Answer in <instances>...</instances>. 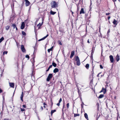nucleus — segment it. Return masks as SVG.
Returning a JSON list of instances; mask_svg holds the SVG:
<instances>
[{
	"mask_svg": "<svg viewBox=\"0 0 120 120\" xmlns=\"http://www.w3.org/2000/svg\"><path fill=\"white\" fill-rule=\"evenodd\" d=\"M109 57L111 62L112 63L114 61V59L113 56L111 55H110L109 56Z\"/></svg>",
	"mask_w": 120,
	"mask_h": 120,
	"instance_id": "3",
	"label": "nucleus"
},
{
	"mask_svg": "<svg viewBox=\"0 0 120 120\" xmlns=\"http://www.w3.org/2000/svg\"><path fill=\"white\" fill-rule=\"evenodd\" d=\"M12 26L13 27L14 29L16 27L15 24H13L12 25Z\"/></svg>",
	"mask_w": 120,
	"mask_h": 120,
	"instance_id": "24",
	"label": "nucleus"
},
{
	"mask_svg": "<svg viewBox=\"0 0 120 120\" xmlns=\"http://www.w3.org/2000/svg\"><path fill=\"white\" fill-rule=\"evenodd\" d=\"M103 75H101V77H102L103 76Z\"/></svg>",
	"mask_w": 120,
	"mask_h": 120,
	"instance_id": "63",
	"label": "nucleus"
},
{
	"mask_svg": "<svg viewBox=\"0 0 120 120\" xmlns=\"http://www.w3.org/2000/svg\"><path fill=\"white\" fill-rule=\"evenodd\" d=\"M58 42L59 43L60 45H62V44L61 43V41H58Z\"/></svg>",
	"mask_w": 120,
	"mask_h": 120,
	"instance_id": "37",
	"label": "nucleus"
},
{
	"mask_svg": "<svg viewBox=\"0 0 120 120\" xmlns=\"http://www.w3.org/2000/svg\"><path fill=\"white\" fill-rule=\"evenodd\" d=\"M56 13V12L53 11L52 10L50 12V14L51 15H54Z\"/></svg>",
	"mask_w": 120,
	"mask_h": 120,
	"instance_id": "19",
	"label": "nucleus"
},
{
	"mask_svg": "<svg viewBox=\"0 0 120 120\" xmlns=\"http://www.w3.org/2000/svg\"><path fill=\"white\" fill-rule=\"evenodd\" d=\"M53 75L52 74H49L48 75L47 78L46 79V80L47 81H49L50 79L52 77Z\"/></svg>",
	"mask_w": 120,
	"mask_h": 120,
	"instance_id": "2",
	"label": "nucleus"
},
{
	"mask_svg": "<svg viewBox=\"0 0 120 120\" xmlns=\"http://www.w3.org/2000/svg\"><path fill=\"white\" fill-rule=\"evenodd\" d=\"M110 32V31L109 30H108V32H107V34H108V33H109Z\"/></svg>",
	"mask_w": 120,
	"mask_h": 120,
	"instance_id": "46",
	"label": "nucleus"
},
{
	"mask_svg": "<svg viewBox=\"0 0 120 120\" xmlns=\"http://www.w3.org/2000/svg\"><path fill=\"white\" fill-rule=\"evenodd\" d=\"M79 114H75L74 115V117H75L77 116H79Z\"/></svg>",
	"mask_w": 120,
	"mask_h": 120,
	"instance_id": "31",
	"label": "nucleus"
},
{
	"mask_svg": "<svg viewBox=\"0 0 120 120\" xmlns=\"http://www.w3.org/2000/svg\"><path fill=\"white\" fill-rule=\"evenodd\" d=\"M56 110H52L51 111V114L52 115V114L54 112H56Z\"/></svg>",
	"mask_w": 120,
	"mask_h": 120,
	"instance_id": "28",
	"label": "nucleus"
},
{
	"mask_svg": "<svg viewBox=\"0 0 120 120\" xmlns=\"http://www.w3.org/2000/svg\"><path fill=\"white\" fill-rule=\"evenodd\" d=\"M53 48V47H52L51 48L48 49V51L49 52L51 51L52 50Z\"/></svg>",
	"mask_w": 120,
	"mask_h": 120,
	"instance_id": "26",
	"label": "nucleus"
},
{
	"mask_svg": "<svg viewBox=\"0 0 120 120\" xmlns=\"http://www.w3.org/2000/svg\"><path fill=\"white\" fill-rule=\"evenodd\" d=\"M113 0V2H114V4H115V0Z\"/></svg>",
	"mask_w": 120,
	"mask_h": 120,
	"instance_id": "55",
	"label": "nucleus"
},
{
	"mask_svg": "<svg viewBox=\"0 0 120 120\" xmlns=\"http://www.w3.org/2000/svg\"><path fill=\"white\" fill-rule=\"evenodd\" d=\"M110 16H109L108 17V20H109L110 19Z\"/></svg>",
	"mask_w": 120,
	"mask_h": 120,
	"instance_id": "50",
	"label": "nucleus"
},
{
	"mask_svg": "<svg viewBox=\"0 0 120 120\" xmlns=\"http://www.w3.org/2000/svg\"><path fill=\"white\" fill-rule=\"evenodd\" d=\"M22 34L23 35H26V33L24 31H22Z\"/></svg>",
	"mask_w": 120,
	"mask_h": 120,
	"instance_id": "30",
	"label": "nucleus"
},
{
	"mask_svg": "<svg viewBox=\"0 0 120 120\" xmlns=\"http://www.w3.org/2000/svg\"><path fill=\"white\" fill-rule=\"evenodd\" d=\"M102 92H103V91H102V90H101L100 91V93H101Z\"/></svg>",
	"mask_w": 120,
	"mask_h": 120,
	"instance_id": "59",
	"label": "nucleus"
},
{
	"mask_svg": "<svg viewBox=\"0 0 120 120\" xmlns=\"http://www.w3.org/2000/svg\"><path fill=\"white\" fill-rule=\"evenodd\" d=\"M116 60L117 62H118L120 60V56L118 54L117 55L116 57Z\"/></svg>",
	"mask_w": 120,
	"mask_h": 120,
	"instance_id": "12",
	"label": "nucleus"
},
{
	"mask_svg": "<svg viewBox=\"0 0 120 120\" xmlns=\"http://www.w3.org/2000/svg\"><path fill=\"white\" fill-rule=\"evenodd\" d=\"M33 47L34 49V53H35L36 52L37 49V48H36V44H35V46H34Z\"/></svg>",
	"mask_w": 120,
	"mask_h": 120,
	"instance_id": "16",
	"label": "nucleus"
},
{
	"mask_svg": "<svg viewBox=\"0 0 120 120\" xmlns=\"http://www.w3.org/2000/svg\"><path fill=\"white\" fill-rule=\"evenodd\" d=\"M15 28H16V30H18V28H17V27H16Z\"/></svg>",
	"mask_w": 120,
	"mask_h": 120,
	"instance_id": "57",
	"label": "nucleus"
},
{
	"mask_svg": "<svg viewBox=\"0 0 120 120\" xmlns=\"http://www.w3.org/2000/svg\"><path fill=\"white\" fill-rule=\"evenodd\" d=\"M25 57L26 58H28V60L29 59V58H30V57H29V56L28 55H27Z\"/></svg>",
	"mask_w": 120,
	"mask_h": 120,
	"instance_id": "32",
	"label": "nucleus"
},
{
	"mask_svg": "<svg viewBox=\"0 0 120 120\" xmlns=\"http://www.w3.org/2000/svg\"><path fill=\"white\" fill-rule=\"evenodd\" d=\"M100 68L101 69H102L103 68V67L101 65H100Z\"/></svg>",
	"mask_w": 120,
	"mask_h": 120,
	"instance_id": "39",
	"label": "nucleus"
},
{
	"mask_svg": "<svg viewBox=\"0 0 120 120\" xmlns=\"http://www.w3.org/2000/svg\"><path fill=\"white\" fill-rule=\"evenodd\" d=\"M104 96V95L103 94H101L99 95L98 97V98H103Z\"/></svg>",
	"mask_w": 120,
	"mask_h": 120,
	"instance_id": "22",
	"label": "nucleus"
},
{
	"mask_svg": "<svg viewBox=\"0 0 120 120\" xmlns=\"http://www.w3.org/2000/svg\"><path fill=\"white\" fill-rule=\"evenodd\" d=\"M59 71V69L58 68H56L53 70V72L54 73H56Z\"/></svg>",
	"mask_w": 120,
	"mask_h": 120,
	"instance_id": "13",
	"label": "nucleus"
},
{
	"mask_svg": "<svg viewBox=\"0 0 120 120\" xmlns=\"http://www.w3.org/2000/svg\"><path fill=\"white\" fill-rule=\"evenodd\" d=\"M77 65L78 66H79L80 64V61H76Z\"/></svg>",
	"mask_w": 120,
	"mask_h": 120,
	"instance_id": "23",
	"label": "nucleus"
},
{
	"mask_svg": "<svg viewBox=\"0 0 120 120\" xmlns=\"http://www.w3.org/2000/svg\"><path fill=\"white\" fill-rule=\"evenodd\" d=\"M2 92V90L1 89H0V93H1Z\"/></svg>",
	"mask_w": 120,
	"mask_h": 120,
	"instance_id": "48",
	"label": "nucleus"
},
{
	"mask_svg": "<svg viewBox=\"0 0 120 120\" xmlns=\"http://www.w3.org/2000/svg\"><path fill=\"white\" fill-rule=\"evenodd\" d=\"M49 69H50V68H48V69L46 70V71H49Z\"/></svg>",
	"mask_w": 120,
	"mask_h": 120,
	"instance_id": "45",
	"label": "nucleus"
},
{
	"mask_svg": "<svg viewBox=\"0 0 120 120\" xmlns=\"http://www.w3.org/2000/svg\"><path fill=\"white\" fill-rule=\"evenodd\" d=\"M75 54V51H72L71 52V54L70 56V58H72L74 55Z\"/></svg>",
	"mask_w": 120,
	"mask_h": 120,
	"instance_id": "7",
	"label": "nucleus"
},
{
	"mask_svg": "<svg viewBox=\"0 0 120 120\" xmlns=\"http://www.w3.org/2000/svg\"><path fill=\"white\" fill-rule=\"evenodd\" d=\"M62 101V98H60L59 100V103H60L61 101Z\"/></svg>",
	"mask_w": 120,
	"mask_h": 120,
	"instance_id": "38",
	"label": "nucleus"
},
{
	"mask_svg": "<svg viewBox=\"0 0 120 120\" xmlns=\"http://www.w3.org/2000/svg\"><path fill=\"white\" fill-rule=\"evenodd\" d=\"M41 109L42 110H43V108L42 106L41 107Z\"/></svg>",
	"mask_w": 120,
	"mask_h": 120,
	"instance_id": "47",
	"label": "nucleus"
},
{
	"mask_svg": "<svg viewBox=\"0 0 120 120\" xmlns=\"http://www.w3.org/2000/svg\"><path fill=\"white\" fill-rule=\"evenodd\" d=\"M23 107L24 108H26V105H23Z\"/></svg>",
	"mask_w": 120,
	"mask_h": 120,
	"instance_id": "44",
	"label": "nucleus"
},
{
	"mask_svg": "<svg viewBox=\"0 0 120 120\" xmlns=\"http://www.w3.org/2000/svg\"><path fill=\"white\" fill-rule=\"evenodd\" d=\"M84 116H85V118L86 119H87V120H88V115H87V114L86 113H85L84 114Z\"/></svg>",
	"mask_w": 120,
	"mask_h": 120,
	"instance_id": "18",
	"label": "nucleus"
},
{
	"mask_svg": "<svg viewBox=\"0 0 120 120\" xmlns=\"http://www.w3.org/2000/svg\"><path fill=\"white\" fill-rule=\"evenodd\" d=\"M21 110L22 111H23L25 110V109H24L21 108Z\"/></svg>",
	"mask_w": 120,
	"mask_h": 120,
	"instance_id": "40",
	"label": "nucleus"
},
{
	"mask_svg": "<svg viewBox=\"0 0 120 120\" xmlns=\"http://www.w3.org/2000/svg\"><path fill=\"white\" fill-rule=\"evenodd\" d=\"M64 105H63V109H62V111H63V109L64 108Z\"/></svg>",
	"mask_w": 120,
	"mask_h": 120,
	"instance_id": "49",
	"label": "nucleus"
},
{
	"mask_svg": "<svg viewBox=\"0 0 120 120\" xmlns=\"http://www.w3.org/2000/svg\"><path fill=\"white\" fill-rule=\"evenodd\" d=\"M43 19L42 20V22L41 23H39L37 25V26H39L38 28H39L43 24Z\"/></svg>",
	"mask_w": 120,
	"mask_h": 120,
	"instance_id": "10",
	"label": "nucleus"
},
{
	"mask_svg": "<svg viewBox=\"0 0 120 120\" xmlns=\"http://www.w3.org/2000/svg\"><path fill=\"white\" fill-rule=\"evenodd\" d=\"M100 73H99V74H98L97 75V76L98 77H99V74H100Z\"/></svg>",
	"mask_w": 120,
	"mask_h": 120,
	"instance_id": "54",
	"label": "nucleus"
},
{
	"mask_svg": "<svg viewBox=\"0 0 120 120\" xmlns=\"http://www.w3.org/2000/svg\"><path fill=\"white\" fill-rule=\"evenodd\" d=\"M117 21L115 19L114 20V21L113 22V23L114 25H116L117 24Z\"/></svg>",
	"mask_w": 120,
	"mask_h": 120,
	"instance_id": "15",
	"label": "nucleus"
},
{
	"mask_svg": "<svg viewBox=\"0 0 120 120\" xmlns=\"http://www.w3.org/2000/svg\"><path fill=\"white\" fill-rule=\"evenodd\" d=\"M4 120H9L8 119H4Z\"/></svg>",
	"mask_w": 120,
	"mask_h": 120,
	"instance_id": "53",
	"label": "nucleus"
},
{
	"mask_svg": "<svg viewBox=\"0 0 120 120\" xmlns=\"http://www.w3.org/2000/svg\"><path fill=\"white\" fill-rule=\"evenodd\" d=\"M4 39V38L3 37H2L0 39V43H1L2 41H3Z\"/></svg>",
	"mask_w": 120,
	"mask_h": 120,
	"instance_id": "27",
	"label": "nucleus"
},
{
	"mask_svg": "<svg viewBox=\"0 0 120 120\" xmlns=\"http://www.w3.org/2000/svg\"><path fill=\"white\" fill-rule=\"evenodd\" d=\"M89 66V65L88 64H87L85 66V67L87 69H88Z\"/></svg>",
	"mask_w": 120,
	"mask_h": 120,
	"instance_id": "21",
	"label": "nucleus"
},
{
	"mask_svg": "<svg viewBox=\"0 0 120 120\" xmlns=\"http://www.w3.org/2000/svg\"><path fill=\"white\" fill-rule=\"evenodd\" d=\"M44 108H45L46 107H45V106H44Z\"/></svg>",
	"mask_w": 120,
	"mask_h": 120,
	"instance_id": "62",
	"label": "nucleus"
},
{
	"mask_svg": "<svg viewBox=\"0 0 120 120\" xmlns=\"http://www.w3.org/2000/svg\"><path fill=\"white\" fill-rule=\"evenodd\" d=\"M94 52L93 51V49L92 50V52L91 53V57H92V56Z\"/></svg>",
	"mask_w": 120,
	"mask_h": 120,
	"instance_id": "33",
	"label": "nucleus"
},
{
	"mask_svg": "<svg viewBox=\"0 0 120 120\" xmlns=\"http://www.w3.org/2000/svg\"><path fill=\"white\" fill-rule=\"evenodd\" d=\"M52 65H50V66L49 67V68H52Z\"/></svg>",
	"mask_w": 120,
	"mask_h": 120,
	"instance_id": "42",
	"label": "nucleus"
},
{
	"mask_svg": "<svg viewBox=\"0 0 120 120\" xmlns=\"http://www.w3.org/2000/svg\"><path fill=\"white\" fill-rule=\"evenodd\" d=\"M9 27H10L9 26H6V27H5L6 30H8L9 29Z\"/></svg>",
	"mask_w": 120,
	"mask_h": 120,
	"instance_id": "29",
	"label": "nucleus"
},
{
	"mask_svg": "<svg viewBox=\"0 0 120 120\" xmlns=\"http://www.w3.org/2000/svg\"><path fill=\"white\" fill-rule=\"evenodd\" d=\"M4 107V105H3V106H2V107L3 110Z\"/></svg>",
	"mask_w": 120,
	"mask_h": 120,
	"instance_id": "52",
	"label": "nucleus"
},
{
	"mask_svg": "<svg viewBox=\"0 0 120 120\" xmlns=\"http://www.w3.org/2000/svg\"><path fill=\"white\" fill-rule=\"evenodd\" d=\"M110 14V13H106V15H109Z\"/></svg>",
	"mask_w": 120,
	"mask_h": 120,
	"instance_id": "43",
	"label": "nucleus"
},
{
	"mask_svg": "<svg viewBox=\"0 0 120 120\" xmlns=\"http://www.w3.org/2000/svg\"><path fill=\"white\" fill-rule=\"evenodd\" d=\"M25 26V24L24 22H22L21 24L20 28L21 29H22L24 28Z\"/></svg>",
	"mask_w": 120,
	"mask_h": 120,
	"instance_id": "5",
	"label": "nucleus"
},
{
	"mask_svg": "<svg viewBox=\"0 0 120 120\" xmlns=\"http://www.w3.org/2000/svg\"><path fill=\"white\" fill-rule=\"evenodd\" d=\"M69 103H68V104H67V107L68 109L69 108Z\"/></svg>",
	"mask_w": 120,
	"mask_h": 120,
	"instance_id": "35",
	"label": "nucleus"
},
{
	"mask_svg": "<svg viewBox=\"0 0 120 120\" xmlns=\"http://www.w3.org/2000/svg\"><path fill=\"white\" fill-rule=\"evenodd\" d=\"M102 91H103V92L104 94H105L106 93V89H104L103 87L102 88Z\"/></svg>",
	"mask_w": 120,
	"mask_h": 120,
	"instance_id": "20",
	"label": "nucleus"
},
{
	"mask_svg": "<svg viewBox=\"0 0 120 120\" xmlns=\"http://www.w3.org/2000/svg\"><path fill=\"white\" fill-rule=\"evenodd\" d=\"M85 13V12L84 11V9L83 8H82L81 9V11H80V14H84Z\"/></svg>",
	"mask_w": 120,
	"mask_h": 120,
	"instance_id": "9",
	"label": "nucleus"
},
{
	"mask_svg": "<svg viewBox=\"0 0 120 120\" xmlns=\"http://www.w3.org/2000/svg\"><path fill=\"white\" fill-rule=\"evenodd\" d=\"M21 50L23 52H25V49L24 48L23 45H21Z\"/></svg>",
	"mask_w": 120,
	"mask_h": 120,
	"instance_id": "6",
	"label": "nucleus"
},
{
	"mask_svg": "<svg viewBox=\"0 0 120 120\" xmlns=\"http://www.w3.org/2000/svg\"><path fill=\"white\" fill-rule=\"evenodd\" d=\"M75 59L76 61H80L79 58L78 56H76Z\"/></svg>",
	"mask_w": 120,
	"mask_h": 120,
	"instance_id": "17",
	"label": "nucleus"
},
{
	"mask_svg": "<svg viewBox=\"0 0 120 120\" xmlns=\"http://www.w3.org/2000/svg\"><path fill=\"white\" fill-rule=\"evenodd\" d=\"M51 7L52 8H56L58 7V5L55 1H53L51 3Z\"/></svg>",
	"mask_w": 120,
	"mask_h": 120,
	"instance_id": "1",
	"label": "nucleus"
},
{
	"mask_svg": "<svg viewBox=\"0 0 120 120\" xmlns=\"http://www.w3.org/2000/svg\"><path fill=\"white\" fill-rule=\"evenodd\" d=\"M60 103H59H59H57L56 104L57 105H58V106H59L60 105Z\"/></svg>",
	"mask_w": 120,
	"mask_h": 120,
	"instance_id": "41",
	"label": "nucleus"
},
{
	"mask_svg": "<svg viewBox=\"0 0 120 120\" xmlns=\"http://www.w3.org/2000/svg\"><path fill=\"white\" fill-rule=\"evenodd\" d=\"M71 11L72 13V14H73V12H72L71 10Z\"/></svg>",
	"mask_w": 120,
	"mask_h": 120,
	"instance_id": "58",
	"label": "nucleus"
},
{
	"mask_svg": "<svg viewBox=\"0 0 120 120\" xmlns=\"http://www.w3.org/2000/svg\"><path fill=\"white\" fill-rule=\"evenodd\" d=\"M100 29H101L100 27H99V30H100Z\"/></svg>",
	"mask_w": 120,
	"mask_h": 120,
	"instance_id": "60",
	"label": "nucleus"
},
{
	"mask_svg": "<svg viewBox=\"0 0 120 120\" xmlns=\"http://www.w3.org/2000/svg\"><path fill=\"white\" fill-rule=\"evenodd\" d=\"M84 105V103L83 102H82V104H81V106L82 108L83 107V105Z\"/></svg>",
	"mask_w": 120,
	"mask_h": 120,
	"instance_id": "36",
	"label": "nucleus"
},
{
	"mask_svg": "<svg viewBox=\"0 0 120 120\" xmlns=\"http://www.w3.org/2000/svg\"><path fill=\"white\" fill-rule=\"evenodd\" d=\"M10 86V87H14V84L13 83H9Z\"/></svg>",
	"mask_w": 120,
	"mask_h": 120,
	"instance_id": "14",
	"label": "nucleus"
},
{
	"mask_svg": "<svg viewBox=\"0 0 120 120\" xmlns=\"http://www.w3.org/2000/svg\"><path fill=\"white\" fill-rule=\"evenodd\" d=\"M87 42H88V43H90V42L89 41V39H88V41H87Z\"/></svg>",
	"mask_w": 120,
	"mask_h": 120,
	"instance_id": "51",
	"label": "nucleus"
},
{
	"mask_svg": "<svg viewBox=\"0 0 120 120\" xmlns=\"http://www.w3.org/2000/svg\"><path fill=\"white\" fill-rule=\"evenodd\" d=\"M43 105H46V104L45 103V102H44V103H43Z\"/></svg>",
	"mask_w": 120,
	"mask_h": 120,
	"instance_id": "56",
	"label": "nucleus"
},
{
	"mask_svg": "<svg viewBox=\"0 0 120 120\" xmlns=\"http://www.w3.org/2000/svg\"><path fill=\"white\" fill-rule=\"evenodd\" d=\"M8 53V52L7 51H4L3 52V54L4 55V54H7Z\"/></svg>",
	"mask_w": 120,
	"mask_h": 120,
	"instance_id": "34",
	"label": "nucleus"
},
{
	"mask_svg": "<svg viewBox=\"0 0 120 120\" xmlns=\"http://www.w3.org/2000/svg\"><path fill=\"white\" fill-rule=\"evenodd\" d=\"M52 65L54 67H56V64L55 63L53 62L52 63Z\"/></svg>",
	"mask_w": 120,
	"mask_h": 120,
	"instance_id": "25",
	"label": "nucleus"
},
{
	"mask_svg": "<svg viewBox=\"0 0 120 120\" xmlns=\"http://www.w3.org/2000/svg\"><path fill=\"white\" fill-rule=\"evenodd\" d=\"M26 2V6H27L30 5V3L28 0H25Z\"/></svg>",
	"mask_w": 120,
	"mask_h": 120,
	"instance_id": "4",
	"label": "nucleus"
},
{
	"mask_svg": "<svg viewBox=\"0 0 120 120\" xmlns=\"http://www.w3.org/2000/svg\"><path fill=\"white\" fill-rule=\"evenodd\" d=\"M50 120H52L51 119H50Z\"/></svg>",
	"mask_w": 120,
	"mask_h": 120,
	"instance_id": "64",
	"label": "nucleus"
},
{
	"mask_svg": "<svg viewBox=\"0 0 120 120\" xmlns=\"http://www.w3.org/2000/svg\"><path fill=\"white\" fill-rule=\"evenodd\" d=\"M48 35H49L48 34H47V35L46 36L44 37H43V38H42L41 39L39 40L38 41H41V40H44L45 38H46L48 36Z\"/></svg>",
	"mask_w": 120,
	"mask_h": 120,
	"instance_id": "8",
	"label": "nucleus"
},
{
	"mask_svg": "<svg viewBox=\"0 0 120 120\" xmlns=\"http://www.w3.org/2000/svg\"><path fill=\"white\" fill-rule=\"evenodd\" d=\"M23 92H22V94L21 95V96H20L21 100L22 101H23Z\"/></svg>",
	"mask_w": 120,
	"mask_h": 120,
	"instance_id": "11",
	"label": "nucleus"
},
{
	"mask_svg": "<svg viewBox=\"0 0 120 120\" xmlns=\"http://www.w3.org/2000/svg\"><path fill=\"white\" fill-rule=\"evenodd\" d=\"M92 73L93 74V73H94V72H93V71H92Z\"/></svg>",
	"mask_w": 120,
	"mask_h": 120,
	"instance_id": "61",
	"label": "nucleus"
}]
</instances>
